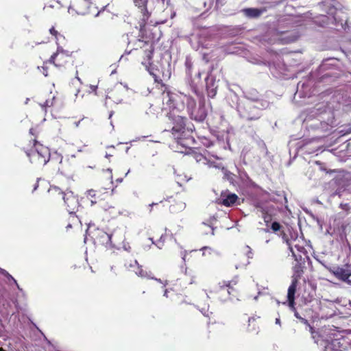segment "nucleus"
Listing matches in <instances>:
<instances>
[{
    "label": "nucleus",
    "instance_id": "473e14b6",
    "mask_svg": "<svg viewBox=\"0 0 351 351\" xmlns=\"http://www.w3.org/2000/svg\"><path fill=\"white\" fill-rule=\"evenodd\" d=\"M276 324L280 325V320L279 318L276 319Z\"/></svg>",
    "mask_w": 351,
    "mask_h": 351
},
{
    "label": "nucleus",
    "instance_id": "a878e982",
    "mask_svg": "<svg viewBox=\"0 0 351 351\" xmlns=\"http://www.w3.org/2000/svg\"><path fill=\"white\" fill-rule=\"evenodd\" d=\"M301 319H302V322H304L305 324H306L309 326L311 332H313V328L308 324V322L303 318H301Z\"/></svg>",
    "mask_w": 351,
    "mask_h": 351
},
{
    "label": "nucleus",
    "instance_id": "aec40b11",
    "mask_svg": "<svg viewBox=\"0 0 351 351\" xmlns=\"http://www.w3.org/2000/svg\"><path fill=\"white\" fill-rule=\"evenodd\" d=\"M29 133L34 137L36 136L37 134L38 133V128H32L29 129Z\"/></svg>",
    "mask_w": 351,
    "mask_h": 351
},
{
    "label": "nucleus",
    "instance_id": "9d476101",
    "mask_svg": "<svg viewBox=\"0 0 351 351\" xmlns=\"http://www.w3.org/2000/svg\"><path fill=\"white\" fill-rule=\"evenodd\" d=\"M133 2L135 6L140 10L143 16L142 21L145 23L150 16V13L148 12L147 8L148 0H133Z\"/></svg>",
    "mask_w": 351,
    "mask_h": 351
},
{
    "label": "nucleus",
    "instance_id": "5701e85b",
    "mask_svg": "<svg viewBox=\"0 0 351 351\" xmlns=\"http://www.w3.org/2000/svg\"><path fill=\"white\" fill-rule=\"evenodd\" d=\"M178 210H182L185 208L186 207V205H185V203H183V202H180L178 204Z\"/></svg>",
    "mask_w": 351,
    "mask_h": 351
},
{
    "label": "nucleus",
    "instance_id": "2eb2a0df",
    "mask_svg": "<svg viewBox=\"0 0 351 351\" xmlns=\"http://www.w3.org/2000/svg\"><path fill=\"white\" fill-rule=\"evenodd\" d=\"M206 164L208 166V167H214V168H217V169H221L222 171L224 172L225 175H227V172L228 171H227L226 169H225V168L223 167V166L222 165L221 163H218V162H216L208 160L206 162Z\"/></svg>",
    "mask_w": 351,
    "mask_h": 351
},
{
    "label": "nucleus",
    "instance_id": "6ab92c4d",
    "mask_svg": "<svg viewBox=\"0 0 351 351\" xmlns=\"http://www.w3.org/2000/svg\"><path fill=\"white\" fill-rule=\"evenodd\" d=\"M280 225L278 222H274L271 224V229L274 232H277L280 230Z\"/></svg>",
    "mask_w": 351,
    "mask_h": 351
},
{
    "label": "nucleus",
    "instance_id": "c03bdc74",
    "mask_svg": "<svg viewBox=\"0 0 351 351\" xmlns=\"http://www.w3.org/2000/svg\"><path fill=\"white\" fill-rule=\"evenodd\" d=\"M79 123H80V122L76 123H75L76 126H78V125H79Z\"/></svg>",
    "mask_w": 351,
    "mask_h": 351
},
{
    "label": "nucleus",
    "instance_id": "c756f323",
    "mask_svg": "<svg viewBox=\"0 0 351 351\" xmlns=\"http://www.w3.org/2000/svg\"><path fill=\"white\" fill-rule=\"evenodd\" d=\"M107 171H109V173H110V178L111 180V183H112V169H108Z\"/></svg>",
    "mask_w": 351,
    "mask_h": 351
},
{
    "label": "nucleus",
    "instance_id": "393cba45",
    "mask_svg": "<svg viewBox=\"0 0 351 351\" xmlns=\"http://www.w3.org/2000/svg\"><path fill=\"white\" fill-rule=\"evenodd\" d=\"M123 249L128 252L130 251L131 250V247L130 246V245L128 243V244H124L123 245Z\"/></svg>",
    "mask_w": 351,
    "mask_h": 351
},
{
    "label": "nucleus",
    "instance_id": "4c0bfd02",
    "mask_svg": "<svg viewBox=\"0 0 351 351\" xmlns=\"http://www.w3.org/2000/svg\"><path fill=\"white\" fill-rule=\"evenodd\" d=\"M95 203H96V201H95V200H93V199H91V204H92V205H93V204H95Z\"/></svg>",
    "mask_w": 351,
    "mask_h": 351
},
{
    "label": "nucleus",
    "instance_id": "e433bc0d",
    "mask_svg": "<svg viewBox=\"0 0 351 351\" xmlns=\"http://www.w3.org/2000/svg\"><path fill=\"white\" fill-rule=\"evenodd\" d=\"M164 295L165 297H167V290L166 289L165 291V293H164Z\"/></svg>",
    "mask_w": 351,
    "mask_h": 351
},
{
    "label": "nucleus",
    "instance_id": "37998d69",
    "mask_svg": "<svg viewBox=\"0 0 351 351\" xmlns=\"http://www.w3.org/2000/svg\"><path fill=\"white\" fill-rule=\"evenodd\" d=\"M0 351H5L2 348H0Z\"/></svg>",
    "mask_w": 351,
    "mask_h": 351
},
{
    "label": "nucleus",
    "instance_id": "7ed1b4c3",
    "mask_svg": "<svg viewBox=\"0 0 351 351\" xmlns=\"http://www.w3.org/2000/svg\"><path fill=\"white\" fill-rule=\"evenodd\" d=\"M48 191L51 196L60 197L64 200L66 206V210L69 213H75V210H77L79 206L78 199L73 195L72 191H69L63 192L60 188L56 186H51Z\"/></svg>",
    "mask_w": 351,
    "mask_h": 351
},
{
    "label": "nucleus",
    "instance_id": "58836bf2",
    "mask_svg": "<svg viewBox=\"0 0 351 351\" xmlns=\"http://www.w3.org/2000/svg\"><path fill=\"white\" fill-rule=\"evenodd\" d=\"M179 103H180V101L179 100L173 102L174 105H176V104H179Z\"/></svg>",
    "mask_w": 351,
    "mask_h": 351
},
{
    "label": "nucleus",
    "instance_id": "7c9ffc66",
    "mask_svg": "<svg viewBox=\"0 0 351 351\" xmlns=\"http://www.w3.org/2000/svg\"><path fill=\"white\" fill-rule=\"evenodd\" d=\"M38 186V180L36 181V182L35 183L34 186V189L33 191H35Z\"/></svg>",
    "mask_w": 351,
    "mask_h": 351
},
{
    "label": "nucleus",
    "instance_id": "39448f33",
    "mask_svg": "<svg viewBox=\"0 0 351 351\" xmlns=\"http://www.w3.org/2000/svg\"><path fill=\"white\" fill-rule=\"evenodd\" d=\"M300 274H295L292 276V282L291 285L289 286L287 291V299L289 302V305L290 307L293 308L295 304V293L296 291V287L298 283V280L300 278Z\"/></svg>",
    "mask_w": 351,
    "mask_h": 351
},
{
    "label": "nucleus",
    "instance_id": "79ce46f5",
    "mask_svg": "<svg viewBox=\"0 0 351 351\" xmlns=\"http://www.w3.org/2000/svg\"><path fill=\"white\" fill-rule=\"evenodd\" d=\"M185 256H186V255H185V254H184V256H183V257H182V259H183L184 261H185Z\"/></svg>",
    "mask_w": 351,
    "mask_h": 351
},
{
    "label": "nucleus",
    "instance_id": "f3484780",
    "mask_svg": "<svg viewBox=\"0 0 351 351\" xmlns=\"http://www.w3.org/2000/svg\"><path fill=\"white\" fill-rule=\"evenodd\" d=\"M101 192V190L96 191L93 189H90L87 191V196L91 198L99 197V193Z\"/></svg>",
    "mask_w": 351,
    "mask_h": 351
},
{
    "label": "nucleus",
    "instance_id": "f257e3e1",
    "mask_svg": "<svg viewBox=\"0 0 351 351\" xmlns=\"http://www.w3.org/2000/svg\"><path fill=\"white\" fill-rule=\"evenodd\" d=\"M163 104L170 110L177 109L182 111L186 107L188 112L193 115L196 106L195 101L190 96L180 93L164 92L162 94Z\"/></svg>",
    "mask_w": 351,
    "mask_h": 351
},
{
    "label": "nucleus",
    "instance_id": "bb28decb",
    "mask_svg": "<svg viewBox=\"0 0 351 351\" xmlns=\"http://www.w3.org/2000/svg\"><path fill=\"white\" fill-rule=\"evenodd\" d=\"M291 252H292L293 256L297 259V255L295 254V252L292 246L289 247Z\"/></svg>",
    "mask_w": 351,
    "mask_h": 351
},
{
    "label": "nucleus",
    "instance_id": "4468645a",
    "mask_svg": "<svg viewBox=\"0 0 351 351\" xmlns=\"http://www.w3.org/2000/svg\"><path fill=\"white\" fill-rule=\"evenodd\" d=\"M245 12L247 16L250 17H257L260 16L261 14V12L256 8H248L245 10Z\"/></svg>",
    "mask_w": 351,
    "mask_h": 351
},
{
    "label": "nucleus",
    "instance_id": "f03ea898",
    "mask_svg": "<svg viewBox=\"0 0 351 351\" xmlns=\"http://www.w3.org/2000/svg\"><path fill=\"white\" fill-rule=\"evenodd\" d=\"M34 141V146L26 151V154L32 163L45 165L49 160L50 152L48 147Z\"/></svg>",
    "mask_w": 351,
    "mask_h": 351
},
{
    "label": "nucleus",
    "instance_id": "f8f14e48",
    "mask_svg": "<svg viewBox=\"0 0 351 351\" xmlns=\"http://www.w3.org/2000/svg\"><path fill=\"white\" fill-rule=\"evenodd\" d=\"M237 198V195L235 194H228L225 198L222 199V204L227 206H232L236 202Z\"/></svg>",
    "mask_w": 351,
    "mask_h": 351
},
{
    "label": "nucleus",
    "instance_id": "ea45409f",
    "mask_svg": "<svg viewBox=\"0 0 351 351\" xmlns=\"http://www.w3.org/2000/svg\"><path fill=\"white\" fill-rule=\"evenodd\" d=\"M252 320L254 321V318H250L248 321H249V322H250Z\"/></svg>",
    "mask_w": 351,
    "mask_h": 351
},
{
    "label": "nucleus",
    "instance_id": "a211bd4d",
    "mask_svg": "<svg viewBox=\"0 0 351 351\" xmlns=\"http://www.w3.org/2000/svg\"><path fill=\"white\" fill-rule=\"evenodd\" d=\"M101 238L104 239V241H106V243L108 244L111 243L112 234H108L106 232L102 233Z\"/></svg>",
    "mask_w": 351,
    "mask_h": 351
},
{
    "label": "nucleus",
    "instance_id": "dca6fc26",
    "mask_svg": "<svg viewBox=\"0 0 351 351\" xmlns=\"http://www.w3.org/2000/svg\"><path fill=\"white\" fill-rule=\"evenodd\" d=\"M237 284V281L235 280H232V281H228V282H223L222 285L221 283H219V287L221 289V290L223 289V288H227L226 289V292L230 294V289L232 287V285H234Z\"/></svg>",
    "mask_w": 351,
    "mask_h": 351
},
{
    "label": "nucleus",
    "instance_id": "ddd939ff",
    "mask_svg": "<svg viewBox=\"0 0 351 351\" xmlns=\"http://www.w3.org/2000/svg\"><path fill=\"white\" fill-rule=\"evenodd\" d=\"M57 98L56 97L55 95H53L51 99H48L45 101V102L41 105V107L45 110L47 111V108H51V107H53L56 105V104L57 103Z\"/></svg>",
    "mask_w": 351,
    "mask_h": 351
},
{
    "label": "nucleus",
    "instance_id": "c85d7f7f",
    "mask_svg": "<svg viewBox=\"0 0 351 351\" xmlns=\"http://www.w3.org/2000/svg\"><path fill=\"white\" fill-rule=\"evenodd\" d=\"M206 117V114L204 112H202L201 115L199 116V120L202 121Z\"/></svg>",
    "mask_w": 351,
    "mask_h": 351
},
{
    "label": "nucleus",
    "instance_id": "49530a36",
    "mask_svg": "<svg viewBox=\"0 0 351 351\" xmlns=\"http://www.w3.org/2000/svg\"><path fill=\"white\" fill-rule=\"evenodd\" d=\"M150 240L152 241V243H154V241H153L152 239H150Z\"/></svg>",
    "mask_w": 351,
    "mask_h": 351
},
{
    "label": "nucleus",
    "instance_id": "1a4fd4ad",
    "mask_svg": "<svg viewBox=\"0 0 351 351\" xmlns=\"http://www.w3.org/2000/svg\"><path fill=\"white\" fill-rule=\"evenodd\" d=\"M330 271L337 278L346 281L351 276V270L343 267H333L330 269Z\"/></svg>",
    "mask_w": 351,
    "mask_h": 351
},
{
    "label": "nucleus",
    "instance_id": "6e6552de",
    "mask_svg": "<svg viewBox=\"0 0 351 351\" xmlns=\"http://www.w3.org/2000/svg\"><path fill=\"white\" fill-rule=\"evenodd\" d=\"M245 248L246 250V255H238L237 261H239V262L235 264L236 269L247 265L250 263V259L252 258V250L248 246H246Z\"/></svg>",
    "mask_w": 351,
    "mask_h": 351
},
{
    "label": "nucleus",
    "instance_id": "4be33fe9",
    "mask_svg": "<svg viewBox=\"0 0 351 351\" xmlns=\"http://www.w3.org/2000/svg\"><path fill=\"white\" fill-rule=\"evenodd\" d=\"M49 32H50V34H52L53 36H55L56 38H57L58 35V31H56L55 29V28L53 27H51L50 29H49Z\"/></svg>",
    "mask_w": 351,
    "mask_h": 351
},
{
    "label": "nucleus",
    "instance_id": "423d86ee",
    "mask_svg": "<svg viewBox=\"0 0 351 351\" xmlns=\"http://www.w3.org/2000/svg\"><path fill=\"white\" fill-rule=\"evenodd\" d=\"M173 121L174 125L172 128V134L176 138H180V135L184 131L185 118L180 115L175 116Z\"/></svg>",
    "mask_w": 351,
    "mask_h": 351
},
{
    "label": "nucleus",
    "instance_id": "2f4dec72",
    "mask_svg": "<svg viewBox=\"0 0 351 351\" xmlns=\"http://www.w3.org/2000/svg\"><path fill=\"white\" fill-rule=\"evenodd\" d=\"M43 73L45 76H47V75H48V74H47V71H46V70H45V68L44 66L43 67Z\"/></svg>",
    "mask_w": 351,
    "mask_h": 351
},
{
    "label": "nucleus",
    "instance_id": "9b49d317",
    "mask_svg": "<svg viewBox=\"0 0 351 351\" xmlns=\"http://www.w3.org/2000/svg\"><path fill=\"white\" fill-rule=\"evenodd\" d=\"M134 265L136 266V269H134V271L135 272V274L137 276H141L142 278H148L154 279V278L150 276V275L147 272L144 271L143 270V269L139 266L137 261H136V260L134 261ZM154 280L162 283V281L160 279L154 278Z\"/></svg>",
    "mask_w": 351,
    "mask_h": 351
},
{
    "label": "nucleus",
    "instance_id": "cd10ccee",
    "mask_svg": "<svg viewBox=\"0 0 351 351\" xmlns=\"http://www.w3.org/2000/svg\"><path fill=\"white\" fill-rule=\"evenodd\" d=\"M97 86L95 85H90V88L92 91H95Z\"/></svg>",
    "mask_w": 351,
    "mask_h": 351
},
{
    "label": "nucleus",
    "instance_id": "20e7f679",
    "mask_svg": "<svg viewBox=\"0 0 351 351\" xmlns=\"http://www.w3.org/2000/svg\"><path fill=\"white\" fill-rule=\"evenodd\" d=\"M75 10L77 14L85 15L93 14L95 16H97L100 11L96 12L97 8L92 5L90 0H76L73 5L69 6L68 9L69 13H71V10Z\"/></svg>",
    "mask_w": 351,
    "mask_h": 351
},
{
    "label": "nucleus",
    "instance_id": "b1692460",
    "mask_svg": "<svg viewBox=\"0 0 351 351\" xmlns=\"http://www.w3.org/2000/svg\"><path fill=\"white\" fill-rule=\"evenodd\" d=\"M294 247L300 252H303V250H304L303 247H300L298 245H295Z\"/></svg>",
    "mask_w": 351,
    "mask_h": 351
},
{
    "label": "nucleus",
    "instance_id": "a19ab883",
    "mask_svg": "<svg viewBox=\"0 0 351 351\" xmlns=\"http://www.w3.org/2000/svg\"><path fill=\"white\" fill-rule=\"evenodd\" d=\"M117 181L119 182H122V179H118Z\"/></svg>",
    "mask_w": 351,
    "mask_h": 351
},
{
    "label": "nucleus",
    "instance_id": "0eeeda50",
    "mask_svg": "<svg viewBox=\"0 0 351 351\" xmlns=\"http://www.w3.org/2000/svg\"><path fill=\"white\" fill-rule=\"evenodd\" d=\"M68 57V53L58 47L56 53L51 57L50 62L56 66H62L66 62Z\"/></svg>",
    "mask_w": 351,
    "mask_h": 351
},
{
    "label": "nucleus",
    "instance_id": "a18cd8bd",
    "mask_svg": "<svg viewBox=\"0 0 351 351\" xmlns=\"http://www.w3.org/2000/svg\"><path fill=\"white\" fill-rule=\"evenodd\" d=\"M295 315L297 317H298V313H295Z\"/></svg>",
    "mask_w": 351,
    "mask_h": 351
},
{
    "label": "nucleus",
    "instance_id": "412c9836",
    "mask_svg": "<svg viewBox=\"0 0 351 351\" xmlns=\"http://www.w3.org/2000/svg\"><path fill=\"white\" fill-rule=\"evenodd\" d=\"M125 267L128 269H132L134 271V269H136V266L134 265V261L130 264H125Z\"/></svg>",
    "mask_w": 351,
    "mask_h": 351
},
{
    "label": "nucleus",
    "instance_id": "f704fd0d",
    "mask_svg": "<svg viewBox=\"0 0 351 351\" xmlns=\"http://www.w3.org/2000/svg\"><path fill=\"white\" fill-rule=\"evenodd\" d=\"M157 203H152V204H150L149 206L152 208L154 205H156Z\"/></svg>",
    "mask_w": 351,
    "mask_h": 351
},
{
    "label": "nucleus",
    "instance_id": "c9c22d12",
    "mask_svg": "<svg viewBox=\"0 0 351 351\" xmlns=\"http://www.w3.org/2000/svg\"><path fill=\"white\" fill-rule=\"evenodd\" d=\"M157 246H158V248H160H160H162V245H161V244H160V243H158L157 244Z\"/></svg>",
    "mask_w": 351,
    "mask_h": 351
},
{
    "label": "nucleus",
    "instance_id": "72a5a7b5",
    "mask_svg": "<svg viewBox=\"0 0 351 351\" xmlns=\"http://www.w3.org/2000/svg\"><path fill=\"white\" fill-rule=\"evenodd\" d=\"M171 212H176V210L175 209V206H171Z\"/></svg>",
    "mask_w": 351,
    "mask_h": 351
}]
</instances>
